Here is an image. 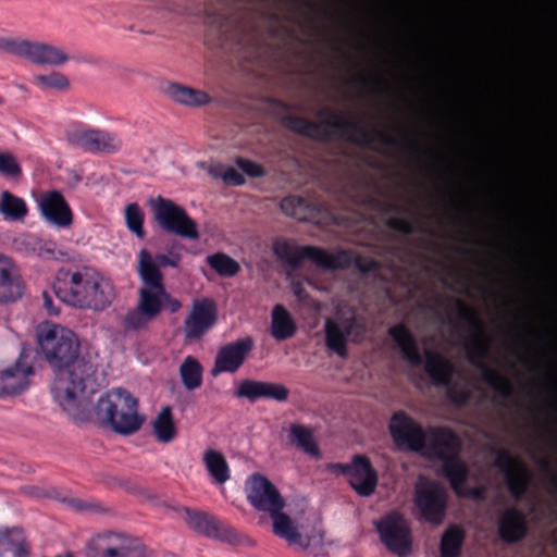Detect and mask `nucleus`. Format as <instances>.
<instances>
[{
	"label": "nucleus",
	"instance_id": "obj_1",
	"mask_svg": "<svg viewBox=\"0 0 557 557\" xmlns=\"http://www.w3.org/2000/svg\"><path fill=\"white\" fill-rule=\"evenodd\" d=\"M284 39L286 37H283ZM300 44L305 37H292ZM322 39H343L344 37H321ZM360 39H408L411 79V157L412 182L410 188L401 178H389L386 185L371 184L361 196L360 203L376 214L392 231L404 236L418 233V36L414 37H359Z\"/></svg>",
	"mask_w": 557,
	"mask_h": 557
},
{
	"label": "nucleus",
	"instance_id": "obj_2",
	"mask_svg": "<svg viewBox=\"0 0 557 557\" xmlns=\"http://www.w3.org/2000/svg\"><path fill=\"white\" fill-rule=\"evenodd\" d=\"M318 116L320 124L298 115H286L283 123L292 132L307 138L319 141L338 138L391 160L396 159L403 148V143L387 132L393 121L382 112L368 116V123L355 115L344 116L331 108L320 110Z\"/></svg>",
	"mask_w": 557,
	"mask_h": 557
},
{
	"label": "nucleus",
	"instance_id": "obj_3",
	"mask_svg": "<svg viewBox=\"0 0 557 557\" xmlns=\"http://www.w3.org/2000/svg\"><path fill=\"white\" fill-rule=\"evenodd\" d=\"M38 345L54 377L51 384L53 398L63 410L72 412L78 408V398L87 391L94 393V364L79 354L77 335L70 329L52 325L39 330Z\"/></svg>",
	"mask_w": 557,
	"mask_h": 557
},
{
	"label": "nucleus",
	"instance_id": "obj_4",
	"mask_svg": "<svg viewBox=\"0 0 557 557\" xmlns=\"http://www.w3.org/2000/svg\"><path fill=\"white\" fill-rule=\"evenodd\" d=\"M273 253L280 262L292 270L299 269L305 260L327 271L354 268L358 273L368 275L380 270V262L350 250L339 249L333 253L315 246H298L294 240L277 238L273 243Z\"/></svg>",
	"mask_w": 557,
	"mask_h": 557
},
{
	"label": "nucleus",
	"instance_id": "obj_5",
	"mask_svg": "<svg viewBox=\"0 0 557 557\" xmlns=\"http://www.w3.org/2000/svg\"><path fill=\"white\" fill-rule=\"evenodd\" d=\"M246 494L248 502L255 509L270 513L273 520V533L286 540L288 544L297 545L301 548L322 544V531H314L312 534L302 535L295 527L290 517L282 512L285 507V500L276 486L264 475L253 473L246 482Z\"/></svg>",
	"mask_w": 557,
	"mask_h": 557
},
{
	"label": "nucleus",
	"instance_id": "obj_6",
	"mask_svg": "<svg viewBox=\"0 0 557 557\" xmlns=\"http://www.w3.org/2000/svg\"><path fill=\"white\" fill-rule=\"evenodd\" d=\"M52 293L66 305L92 310H104L114 298L111 282L87 269H60L52 284Z\"/></svg>",
	"mask_w": 557,
	"mask_h": 557
},
{
	"label": "nucleus",
	"instance_id": "obj_7",
	"mask_svg": "<svg viewBox=\"0 0 557 557\" xmlns=\"http://www.w3.org/2000/svg\"><path fill=\"white\" fill-rule=\"evenodd\" d=\"M457 315L459 320L468 323L469 327L473 331V336L467 347L469 361L479 368L482 373L483 381L503 399H512L515 389L510 381L497 370L491 368L484 362L487 356L491 338L485 331V327L479 319L476 312L457 299Z\"/></svg>",
	"mask_w": 557,
	"mask_h": 557
},
{
	"label": "nucleus",
	"instance_id": "obj_8",
	"mask_svg": "<svg viewBox=\"0 0 557 557\" xmlns=\"http://www.w3.org/2000/svg\"><path fill=\"white\" fill-rule=\"evenodd\" d=\"M94 411L102 426L125 436L136 433L146 420L145 416L138 414L137 399L122 387L101 395Z\"/></svg>",
	"mask_w": 557,
	"mask_h": 557
},
{
	"label": "nucleus",
	"instance_id": "obj_9",
	"mask_svg": "<svg viewBox=\"0 0 557 557\" xmlns=\"http://www.w3.org/2000/svg\"><path fill=\"white\" fill-rule=\"evenodd\" d=\"M462 442L451 429L440 426L431 430V455L441 461L440 474L455 488L467 481L470 474L468 465L460 456Z\"/></svg>",
	"mask_w": 557,
	"mask_h": 557
},
{
	"label": "nucleus",
	"instance_id": "obj_10",
	"mask_svg": "<svg viewBox=\"0 0 557 557\" xmlns=\"http://www.w3.org/2000/svg\"><path fill=\"white\" fill-rule=\"evenodd\" d=\"M262 37H208L206 45L216 57L227 62L236 61L243 69L264 65L271 55V46Z\"/></svg>",
	"mask_w": 557,
	"mask_h": 557
},
{
	"label": "nucleus",
	"instance_id": "obj_11",
	"mask_svg": "<svg viewBox=\"0 0 557 557\" xmlns=\"http://www.w3.org/2000/svg\"><path fill=\"white\" fill-rule=\"evenodd\" d=\"M367 332L362 318L358 317L352 308H338L336 320L326 319L324 325L325 346L341 358L348 357L347 339L360 343Z\"/></svg>",
	"mask_w": 557,
	"mask_h": 557
},
{
	"label": "nucleus",
	"instance_id": "obj_12",
	"mask_svg": "<svg viewBox=\"0 0 557 557\" xmlns=\"http://www.w3.org/2000/svg\"><path fill=\"white\" fill-rule=\"evenodd\" d=\"M180 261L181 257L177 253L170 252V256L156 253L152 256L145 248L139 250L137 258V273L141 284L150 288L151 292H157L160 296H163V299L168 300L172 307L171 313L180 311L182 302L166 290L161 269L165 267L177 268Z\"/></svg>",
	"mask_w": 557,
	"mask_h": 557
},
{
	"label": "nucleus",
	"instance_id": "obj_13",
	"mask_svg": "<svg viewBox=\"0 0 557 557\" xmlns=\"http://www.w3.org/2000/svg\"><path fill=\"white\" fill-rule=\"evenodd\" d=\"M380 542L387 552L397 557H409L413 553V534L410 520L398 510H389L373 521Z\"/></svg>",
	"mask_w": 557,
	"mask_h": 557
},
{
	"label": "nucleus",
	"instance_id": "obj_14",
	"mask_svg": "<svg viewBox=\"0 0 557 557\" xmlns=\"http://www.w3.org/2000/svg\"><path fill=\"white\" fill-rule=\"evenodd\" d=\"M461 67L459 59L453 55H444L436 63V72L441 81L440 113L442 126L445 129L444 141L449 143L455 138L457 129L456 109L451 101V83Z\"/></svg>",
	"mask_w": 557,
	"mask_h": 557
},
{
	"label": "nucleus",
	"instance_id": "obj_15",
	"mask_svg": "<svg viewBox=\"0 0 557 557\" xmlns=\"http://www.w3.org/2000/svg\"><path fill=\"white\" fill-rule=\"evenodd\" d=\"M0 51L39 65L59 66L69 60L60 48L24 37H0Z\"/></svg>",
	"mask_w": 557,
	"mask_h": 557
},
{
	"label": "nucleus",
	"instance_id": "obj_16",
	"mask_svg": "<svg viewBox=\"0 0 557 557\" xmlns=\"http://www.w3.org/2000/svg\"><path fill=\"white\" fill-rule=\"evenodd\" d=\"M153 219L162 231L182 238L196 240L199 238L197 223L187 211L173 200L158 196L150 200Z\"/></svg>",
	"mask_w": 557,
	"mask_h": 557
},
{
	"label": "nucleus",
	"instance_id": "obj_17",
	"mask_svg": "<svg viewBox=\"0 0 557 557\" xmlns=\"http://www.w3.org/2000/svg\"><path fill=\"white\" fill-rule=\"evenodd\" d=\"M494 466L504 474L511 497L519 502L530 488L532 474L527 466L505 448H494Z\"/></svg>",
	"mask_w": 557,
	"mask_h": 557
},
{
	"label": "nucleus",
	"instance_id": "obj_18",
	"mask_svg": "<svg viewBox=\"0 0 557 557\" xmlns=\"http://www.w3.org/2000/svg\"><path fill=\"white\" fill-rule=\"evenodd\" d=\"M429 39H557V37H423L420 36V256L422 253V236L425 233L424 214H423V169L422 161L424 157L423 148V115H424V65L425 49Z\"/></svg>",
	"mask_w": 557,
	"mask_h": 557
},
{
	"label": "nucleus",
	"instance_id": "obj_19",
	"mask_svg": "<svg viewBox=\"0 0 557 557\" xmlns=\"http://www.w3.org/2000/svg\"><path fill=\"white\" fill-rule=\"evenodd\" d=\"M87 557H145V547L137 539L117 533L97 535L86 547Z\"/></svg>",
	"mask_w": 557,
	"mask_h": 557
},
{
	"label": "nucleus",
	"instance_id": "obj_20",
	"mask_svg": "<svg viewBox=\"0 0 557 557\" xmlns=\"http://www.w3.org/2000/svg\"><path fill=\"white\" fill-rule=\"evenodd\" d=\"M138 304L135 309L129 310L124 317V327L126 330H140L145 327L151 320L160 314L162 310L171 313V305L163 299L157 292L141 286L138 290Z\"/></svg>",
	"mask_w": 557,
	"mask_h": 557
},
{
	"label": "nucleus",
	"instance_id": "obj_21",
	"mask_svg": "<svg viewBox=\"0 0 557 557\" xmlns=\"http://www.w3.org/2000/svg\"><path fill=\"white\" fill-rule=\"evenodd\" d=\"M187 527L198 534L230 544L239 543L240 536L235 528L207 512L183 508Z\"/></svg>",
	"mask_w": 557,
	"mask_h": 557
},
{
	"label": "nucleus",
	"instance_id": "obj_22",
	"mask_svg": "<svg viewBox=\"0 0 557 557\" xmlns=\"http://www.w3.org/2000/svg\"><path fill=\"white\" fill-rule=\"evenodd\" d=\"M253 345L252 337L246 336L222 346L215 356L214 366L211 369L212 376L224 372L235 373L238 371L253 349Z\"/></svg>",
	"mask_w": 557,
	"mask_h": 557
},
{
	"label": "nucleus",
	"instance_id": "obj_23",
	"mask_svg": "<svg viewBox=\"0 0 557 557\" xmlns=\"http://www.w3.org/2000/svg\"><path fill=\"white\" fill-rule=\"evenodd\" d=\"M394 450L418 454V422L404 410L395 411L388 422Z\"/></svg>",
	"mask_w": 557,
	"mask_h": 557
},
{
	"label": "nucleus",
	"instance_id": "obj_24",
	"mask_svg": "<svg viewBox=\"0 0 557 557\" xmlns=\"http://www.w3.org/2000/svg\"><path fill=\"white\" fill-rule=\"evenodd\" d=\"M218 321V308L213 300H196L184 320V334L188 341L202 337Z\"/></svg>",
	"mask_w": 557,
	"mask_h": 557
},
{
	"label": "nucleus",
	"instance_id": "obj_25",
	"mask_svg": "<svg viewBox=\"0 0 557 557\" xmlns=\"http://www.w3.org/2000/svg\"><path fill=\"white\" fill-rule=\"evenodd\" d=\"M73 147L87 152L115 153L122 148V141L114 134L102 129L74 131L67 134Z\"/></svg>",
	"mask_w": 557,
	"mask_h": 557
},
{
	"label": "nucleus",
	"instance_id": "obj_26",
	"mask_svg": "<svg viewBox=\"0 0 557 557\" xmlns=\"http://www.w3.org/2000/svg\"><path fill=\"white\" fill-rule=\"evenodd\" d=\"M234 395L251 404L261 398L284 403L289 397V389L281 383L246 379L239 383Z\"/></svg>",
	"mask_w": 557,
	"mask_h": 557
},
{
	"label": "nucleus",
	"instance_id": "obj_27",
	"mask_svg": "<svg viewBox=\"0 0 557 557\" xmlns=\"http://www.w3.org/2000/svg\"><path fill=\"white\" fill-rule=\"evenodd\" d=\"M497 532L506 544L523 541L529 533L527 515L516 506L504 509L497 519Z\"/></svg>",
	"mask_w": 557,
	"mask_h": 557
},
{
	"label": "nucleus",
	"instance_id": "obj_28",
	"mask_svg": "<svg viewBox=\"0 0 557 557\" xmlns=\"http://www.w3.org/2000/svg\"><path fill=\"white\" fill-rule=\"evenodd\" d=\"M348 482L359 496L369 497L375 492L379 475L369 457L364 455L352 457Z\"/></svg>",
	"mask_w": 557,
	"mask_h": 557
},
{
	"label": "nucleus",
	"instance_id": "obj_29",
	"mask_svg": "<svg viewBox=\"0 0 557 557\" xmlns=\"http://www.w3.org/2000/svg\"><path fill=\"white\" fill-rule=\"evenodd\" d=\"M38 208L41 216L52 225L65 228L73 222L72 209L63 195L57 189L41 195L38 200Z\"/></svg>",
	"mask_w": 557,
	"mask_h": 557
},
{
	"label": "nucleus",
	"instance_id": "obj_30",
	"mask_svg": "<svg viewBox=\"0 0 557 557\" xmlns=\"http://www.w3.org/2000/svg\"><path fill=\"white\" fill-rule=\"evenodd\" d=\"M23 348L18 359L11 367L0 370V396L17 395L25 391L29 384L28 377L34 374L32 364L24 361Z\"/></svg>",
	"mask_w": 557,
	"mask_h": 557
},
{
	"label": "nucleus",
	"instance_id": "obj_31",
	"mask_svg": "<svg viewBox=\"0 0 557 557\" xmlns=\"http://www.w3.org/2000/svg\"><path fill=\"white\" fill-rule=\"evenodd\" d=\"M161 90L172 101L189 108L203 107L212 101L208 92L180 83L165 82L162 84Z\"/></svg>",
	"mask_w": 557,
	"mask_h": 557
},
{
	"label": "nucleus",
	"instance_id": "obj_32",
	"mask_svg": "<svg viewBox=\"0 0 557 557\" xmlns=\"http://www.w3.org/2000/svg\"><path fill=\"white\" fill-rule=\"evenodd\" d=\"M23 284L14 273L10 258L0 255V302H13L22 297Z\"/></svg>",
	"mask_w": 557,
	"mask_h": 557
},
{
	"label": "nucleus",
	"instance_id": "obj_33",
	"mask_svg": "<svg viewBox=\"0 0 557 557\" xmlns=\"http://www.w3.org/2000/svg\"><path fill=\"white\" fill-rule=\"evenodd\" d=\"M30 546L18 527L0 528V557H29Z\"/></svg>",
	"mask_w": 557,
	"mask_h": 557
},
{
	"label": "nucleus",
	"instance_id": "obj_34",
	"mask_svg": "<svg viewBox=\"0 0 557 557\" xmlns=\"http://www.w3.org/2000/svg\"><path fill=\"white\" fill-rule=\"evenodd\" d=\"M424 478L420 475V518L431 522H442L447 507L446 495L443 491L434 490L428 494L422 491Z\"/></svg>",
	"mask_w": 557,
	"mask_h": 557
},
{
	"label": "nucleus",
	"instance_id": "obj_35",
	"mask_svg": "<svg viewBox=\"0 0 557 557\" xmlns=\"http://www.w3.org/2000/svg\"><path fill=\"white\" fill-rule=\"evenodd\" d=\"M289 444L314 459H320L322 453L310 426L293 423L288 433Z\"/></svg>",
	"mask_w": 557,
	"mask_h": 557
},
{
	"label": "nucleus",
	"instance_id": "obj_36",
	"mask_svg": "<svg viewBox=\"0 0 557 557\" xmlns=\"http://www.w3.org/2000/svg\"><path fill=\"white\" fill-rule=\"evenodd\" d=\"M425 370L434 385L443 387L450 384L455 373V366L446 357L434 352L428 356Z\"/></svg>",
	"mask_w": 557,
	"mask_h": 557
},
{
	"label": "nucleus",
	"instance_id": "obj_37",
	"mask_svg": "<svg viewBox=\"0 0 557 557\" xmlns=\"http://www.w3.org/2000/svg\"><path fill=\"white\" fill-rule=\"evenodd\" d=\"M389 336L399 348L404 359L412 367H418V341L411 335L404 324H398L389 329Z\"/></svg>",
	"mask_w": 557,
	"mask_h": 557
},
{
	"label": "nucleus",
	"instance_id": "obj_38",
	"mask_svg": "<svg viewBox=\"0 0 557 557\" xmlns=\"http://www.w3.org/2000/svg\"><path fill=\"white\" fill-rule=\"evenodd\" d=\"M297 332V325L283 305L274 306L271 320V335L278 342L293 337Z\"/></svg>",
	"mask_w": 557,
	"mask_h": 557
},
{
	"label": "nucleus",
	"instance_id": "obj_39",
	"mask_svg": "<svg viewBox=\"0 0 557 557\" xmlns=\"http://www.w3.org/2000/svg\"><path fill=\"white\" fill-rule=\"evenodd\" d=\"M466 532L459 524H449L443 532L440 543V557H460Z\"/></svg>",
	"mask_w": 557,
	"mask_h": 557
},
{
	"label": "nucleus",
	"instance_id": "obj_40",
	"mask_svg": "<svg viewBox=\"0 0 557 557\" xmlns=\"http://www.w3.org/2000/svg\"><path fill=\"white\" fill-rule=\"evenodd\" d=\"M153 434L160 443H170L176 435V426L170 406H164L152 422Z\"/></svg>",
	"mask_w": 557,
	"mask_h": 557
},
{
	"label": "nucleus",
	"instance_id": "obj_41",
	"mask_svg": "<svg viewBox=\"0 0 557 557\" xmlns=\"http://www.w3.org/2000/svg\"><path fill=\"white\" fill-rule=\"evenodd\" d=\"M0 213L5 220L23 221L28 213V209L23 198L9 190H3L0 197Z\"/></svg>",
	"mask_w": 557,
	"mask_h": 557
},
{
	"label": "nucleus",
	"instance_id": "obj_42",
	"mask_svg": "<svg viewBox=\"0 0 557 557\" xmlns=\"http://www.w3.org/2000/svg\"><path fill=\"white\" fill-rule=\"evenodd\" d=\"M281 210L288 216L299 221H306L315 210L308 199L301 196L289 195L284 197L280 203Z\"/></svg>",
	"mask_w": 557,
	"mask_h": 557
},
{
	"label": "nucleus",
	"instance_id": "obj_43",
	"mask_svg": "<svg viewBox=\"0 0 557 557\" xmlns=\"http://www.w3.org/2000/svg\"><path fill=\"white\" fill-rule=\"evenodd\" d=\"M423 35H557V32H430L425 22V0H420V36Z\"/></svg>",
	"mask_w": 557,
	"mask_h": 557
},
{
	"label": "nucleus",
	"instance_id": "obj_44",
	"mask_svg": "<svg viewBox=\"0 0 557 557\" xmlns=\"http://www.w3.org/2000/svg\"><path fill=\"white\" fill-rule=\"evenodd\" d=\"M203 461L209 474L215 480V482L223 484L230 479L228 465L222 453L208 449L203 454Z\"/></svg>",
	"mask_w": 557,
	"mask_h": 557
},
{
	"label": "nucleus",
	"instance_id": "obj_45",
	"mask_svg": "<svg viewBox=\"0 0 557 557\" xmlns=\"http://www.w3.org/2000/svg\"><path fill=\"white\" fill-rule=\"evenodd\" d=\"M180 375L185 388L194 391L202 383V367L194 357L188 356L180 367Z\"/></svg>",
	"mask_w": 557,
	"mask_h": 557
},
{
	"label": "nucleus",
	"instance_id": "obj_46",
	"mask_svg": "<svg viewBox=\"0 0 557 557\" xmlns=\"http://www.w3.org/2000/svg\"><path fill=\"white\" fill-rule=\"evenodd\" d=\"M207 263L222 277H233L240 271L239 263L224 252L208 256Z\"/></svg>",
	"mask_w": 557,
	"mask_h": 557
},
{
	"label": "nucleus",
	"instance_id": "obj_47",
	"mask_svg": "<svg viewBox=\"0 0 557 557\" xmlns=\"http://www.w3.org/2000/svg\"><path fill=\"white\" fill-rule=\"evenodd\" d=\"M125 223L129 232L143 239L146 235L144 230L145 214L138 203H128L124 210Z\"/></svg>",
	"mask_w": 557,
	"mask_h": 557
},
{
	"label": "nucleus",
	"instance_id": "obj_48",
	"mask_svg": "<svg viewBox=\"0 0 557 557\" xmlns=\"http://www.w3.org/2000/svg\"><path fill=\"white\" fill-rule=\"evenodd\" d=\"M0 173L13 181H18L22 177V168L13 153L0 151Z\"/></svg>",
	"mask_w": 557,
	"mask_h": 557
},
{
	"label": "nucleus",
	"instance_id": "obj_49",
	"mask_svg": "<svg viewBox=\"0 0 557 557\" xmlns=\"http://www.w3.org/2000/svg\"><path fill=\"white\" fill-rule=\"evenodd\" d=\"M35 81L44 88L65 90L70 86L67 77L61 72H51L47 75H37Z\"/></svg>",
	"mask_w": 557,
	"mask_h": 557
},
{
	"label": "nucleus",
	"instance_id": "obj_50",
	"mask_svg": "<svg viewBox=\"0 0 557 557\" xmlns=\"http://www.w3.org/2000/svg\"><path fill=\"white\" fill-rule=\"evenodd\" d=\"M362 5L371 15L386 16L394 11L396 0H364Z\"/></svg>",
	"mask_w": 557,
	"mask_h": 557
},
{
	"label": "nucleus",
	"instance_id": "obj_51",
	"mask_svg": "<svg viewBox=\"0 0 557 557\" xmlns=\"http://www.w3.org/2000/svg\"><path fill=\"white\" fill-rule=\"evenodd\" d=\"M235 163L249 177L260 178L265 175V169L263 165L252 160L237 157Z\"/></svg>",
	"mask_w": 557,
	"mask_h": 557
},
{
	"label": "nucleus",
	"instance_id": "obj_52",
	"mask_svg": "<svg viewBox=\"0 0 557 557\" xmlns=\"http://www.w3.org/2000/svg\"><path fill=\"white\" fill-rule=\"evenodd\" d=\"M382 62L392 70H401L405 65V58L400 51L388 47L382 51Z\"/></svg>",
	"mask_w": 557,
	"mask_h": 557
},
{
	"label": "nucleus",
	"instance_id": "obj_53",
	"mask_svg": "<svg viewBox=\"0 0 557 557\" xmlns=\"http://www.w3.org/2000/svg\"><path fill=\"white\" fill-rule=\"evenodd\" d=\"M33 244V255L45 259H55L57 244L51 240H42L36 238V243Z\"/></svg>",
	"mask_w": 557,
	"mask_h": 557
},
{
	"label": "nucleus",
	"instance_id": "obj_54",
	"mask_svg": "<svg viewBox=\"0 0 557 557\" xmlns=\"http://www.w3.org/2000/svg\"><path fill=\"white\" fill-rule=\"evenodd\" d=\"M447 398L450 403L456 406H465L470 400V393L466 388H458L451 382L449 385H445Z\"/></svg>",
	"mask_w": 557,
	"mask_h": 557
},
{
	"label": "nucleus",
	"instance_id": "obj_55",
	"mask_svg": "<svg viewBox=\"0 0 557 557\" xmlns=\"http://www.w3.org/2000/svg\"><path fill=\"white\" fill-rule=\"evenodd\" d=\"M210 173L215 177H221L226 185L230 186H243L246 183L245 176L233 166H227L222 174Z\"/></svg>",
	"mask_w": 557,
	"mask_h": 557
},
{
	"label": "nucleus",
	"instance_id": "obj_56",
	"mask_svg": "<svg viewBox=\"0 0 557 557\" xmlns=\"http://www.w3.org/2000/svg\"><path fill=\"white\" fill-rule=\"evenodd\" d=\"M457 194H459V189L450 182L445 181V189L442 193L444 200L456 211L461 212L463 210V206L459 200H457Z\"/></svg>",
	"mask_w": 557,
	"mask_h": 557
},
{
	"label": "nucleus",
	"instance_id": "obj_57",
	"mask_svg": "<svg viewBox=\"0 0 557 557\" xmlns=\"http://www.w3.org/2000/svg\"><path fill=\"white\" fill-rule=\"evenodd\" d=\"M468 480L460 483L456 488L455 487H451V490L454 491V493L462 498V497H472L474 499H482L483 498V488L481 487H473V488H469L466 486Z\"/></svg>",
	"mask_w": 557,
	"mask_h": 557
},
{
	"label": "nucleus",
	"instance_id": "obj_58",
	"mask_svg": "<svg viewBox=\"0 0 557 557\" xmlns=\"http://www.w3.org/2000/svg\"><path fill=\"white\" fill-rule=\"evenodd\" d=\"M69 503L73 508H75L77 510L95 511V512H100L103 510L101 504H99L97 502H87V500H82L78 498H72Z\"/></svg>",
	"mask_w": 557,
	"mask_h": 557
},
{
	"label": "nucleus",
	"instance_id": "obj_59",
	"mask_svg": "<svg viewBox=\"0 0 557 557\" xmlns=\"http://www.w3.org/2000/svg\"><path fill=\"white\" fill-rule=\"evenodd\" d=\"M437 2L445 11H460L472 4L473 0H437Z\"/></svg>",
	"mask_w": 557,
	"mask_h": 557
},
{
	"label": "nucleus",
	"instance_id": "obj_60",
	"mask_svg": "<svg viewBox=\"0 0 557 557\" xmlns=\"http://www.w3.org/2000/svg\"><path fill=\"white\" fill-rule=\"evenodd\" d=\"M32 243H36L35 237H21L14 239L13 246L16 251L24 252L25 255H33Z\"/></svg>",
	"mask_w": 557,
	"mask_h": 557
},
{
	"label": "nucleus",
	"instance_id": "obj_61",
	"mask_svg": "<svg viewBox=\"0 0 557 557\" xmlns=\"http://www.w3.org/2000/svg\"><path fill=\"white\" fill-rule=\"evenodd\" d=\"M42 299L44 308L49 315H58L60 313V308L54 306L52 295L48 290L42 292Z\"/></svg>",
	"mask_w": 557,
	"mask_h": 557
},
{
	"label": "nucleus",
	"instance_id": "obj_62",
	"mask_svg": "<svg viewBox=\"0 0 557 557\" xmlns=\"http://www.w3.org/2000/svg\"><path fill=\"white\" fill-rule=\"evenodd\" d=\"M542 469L548 474L550 486L553 491L557 494V473L553 471L550 468V463L547 459H543L541 461Z\"/></svg>",
	"mask_w": 557,
	"mask_h": 557
},
{
	"label": "nucleus",
	"instance_id": "obj_63",
	"mask_svg": "<svg viewBox=\"0 0 557 557\" xmlns=\"http://www.w3.org/2000/svg\"><path fill=\"white\" fill-rule=\"evenodd\" d=\"M327 468L332 473L343 474L348 478L350 470H351V461L348 463H341V462L330 463L327 466Z\"/></svg>",
	"mask_w": 557,
	"mask_h": 557
},
{
	"label": "nucleus",
	"instance_id": "obj_64",
	"mask_svg": "<svg viewBox=\"0 0 557 557\" xmlns=\"http://www.w3.org/2000/svg\"><path fill=\"white\" fill-rule=\"evenodd\" d=\"M440 163L442 168L448 173L455 169L454 160L448 154L443 156L440 160Z\"/></svg>",
	"mask_w": 557,
	"mask_h": 557
}]
</instances>
